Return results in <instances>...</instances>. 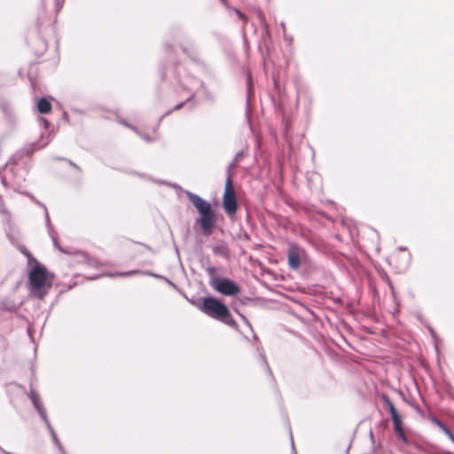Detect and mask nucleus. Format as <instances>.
I'll list each match as a JSON object with an SVG mask.
<instances>
[{"label": "nucleus", "instance_id": "1", "mask_svg": "<svg viewBox=\"0 0 454 454\" xmlns=\"http://www.w3.org/2000/svg\"><path fill=\"white\" fill-rule=\"evenodd\" d=\"M54 275L41 264L35 263L30 270L27 277V290L29 294L39 299L43 300L52 286Z\"/></svg>", "mask_w": 454, "mask_h": 454}, {"label": "nucleus", "instance_id": "2", "mask_svg": "<svg viewBox=\"0 0 454 454\" xmlns=\"http://www.w3.org/2000/svg\"><path fill=\"white\" fill-rule=\"evenodd\" d=\"M186 195L190 202L195 207L200 215L197 223L200 224L202 233L205 236H210L217 223L215 211L212 208L211 204L208 201L203 200L199 195L191 192H187Z\"/></svg>", "mask_w": 454, "mask_h": 454}, {"label": "nucleus", "instance_id": "3", "mask_svg": "<svg viewBox=\"0 0 454 454\" xmlns=\"http://www.w3.org/2000/svg\"><path fill=\"white\" fill-rule=\"evenodd\" d=\"M197 308L209 317L227 325L233 326L236 323L229 308L215 297L208 296L201 299Z\"/></svg>", "mask_w": 454, "mask_h": 454}, {"label": "nucleus", "instance_id": "4", "mask_svg": "<svg viewBox=\"0 0 454 454\" xmlns=\"http://www.w3.org/2000/svg\"><path fill=\"white\" fill-rule=\"evenodd\" d=\"M223 207L230 217H232L237 213L238 202L231 170L228 172V176L225 182L223 196Z\"/></svg>", "mask_w": 454, "mask_h": 454}, {"label": "nucleus", "instance_id": "5", "mask_svg": "<svg viewBox=\"0 0 454 454\" xmlns=\"http://www.w3.org/2000/svg\"><path fill=\"white\" fill-rule=\"evenodd\" d=\"M382 400L386 403V404L388 407L389 413H390L391 419H392L393 426H394V431H395V434L397 439L401 440L404 443H407L408 439H407V436L403 428V420H402V418H401L398 411L395 407V404L393 403L391 399L387 395H382Z\"/></svg>", "mask_w": 454, "mask_h": 454}, {"label": "nucleus", "instance_id": "6", "mask_svg": "<svg viewBox=\"0 0 454 454\" xmlns=\"http://www.w3.org/2000/svg\"><path fill=\"white\" fill-rule=\"evenodd\" d=\"M209 284L215 291L227 296L237 295L240 293V287L229 278H213Z\"/></svg>", "mask_w": 454, "mask_h": 454}, {"label": "nucleus", "instance_id": "7", "mask_svg": "<svg viewBox=\"0 0 454 454\" xmlns=\"http://www.w3.org/2000/svg\"><path fill=\"white\" fill-rule=\"evenodd\" d=\"M287 257L289 268L297 270L300 268L302 260L305 259L306 252L302 247L295 244H291L287 251Z\"/></svg>", "mask_w": 454, "mask_h": 454}, {"label": "nucleus", "instance_id": "8", "mask_svg": "<svg viewBox=\"0 0 454 454\" xmlns=\"http://www.w3.org/2000/svg\"><path fill=\"white\" fill-rule=\"evenodd\" d=\"M52 106L51 102L45 98H42L37 102V110L41 114H49L51 112Z\"/></svg>", "mask_w": 454, "mask_h": 454}, {"label": "nucleus", "instance_id": "9", "mask_svg": "<svg viewBox=\"0 0 454 454\" xmlns=\"http://www.w3.org/2000/svg\"><path fill=\"white\" fill-rule=\"evenodd\" d=\"M436 425L439 428L449 437V439L454 443V434L450 432V430L440 420L435 419Z\"/></svg>", "mask_w": 454, "mask_h": 454}, {"label": "nucleus", "instance_id": "10", "mask_svg": "<svg viewBox=\"0 0 454 454\" xmlns=\"http://www.w3.org/2000/svg\"><path fill=\"white\" fill-rule=\"evenodd\" d=\"M0 214L7 220V221H10L11 219V213L10 211L7 209L5 204H4V201L2 198V196L0 195Z\"/></svg>", "mask_w": 454, "mask_h": 454}, {"label": "nucleus", "instance_id": "11", "mask_svg": "<svg viewBox=\"0 0 454 454\" xmlns=\"http://www.w3.org/2000/svg\"><path fill=\"white\" fill-rule=\"evenodd\" d=\"M74 259H75V262H82V263H85V264H90V259L89 258V256L82 253V252H76L74 254Z\"/></svg>", "mask_w": 454, "mask_h": 454}, {"label": "nucleus", "instance_id": "12", "mask_svg": "<svg viewBox=\"0 0 454 454\" xmlns=\"http://www.w3.org/2000/svg\"><path fill=\"white\" fill-rule=\"evenodd\" d=\"M258 364H259L260 367L262 368V370L263 371V372L272 375L270 368L264 357H260L258 360Z\"/></svg>", "mask_w": 454, "mask_h": 454}, {"label": "nucleus", "instance_id": "13", "mask_svg": "<svg viewBox=\"0 0 454 454\" xmlns=\"http://www.w3.org/2000/svg\"><path fill=\"white\" fill-rule=\"evenodd\" d=\"M138 272H139L138 270H131V271H128V272L120 273L119 275L120 276H130V275L137 274Z\"/></svg>", "mask_w": 454, "mask_h": 454}, {"label": "nucleus", "instance_id": "14", "mask_svg": "<svg viewBox=\"0 0 454 454\" xmlns=\"http://www.w3.org/2000/svg\"><path fill=\"white\" fill-rule=\"evenodd\" d=\"M236 12L240 20H244L245 22L247 21V17L244 13H242L241 12H239L238 10L236 11Z\"/></svg>", "mask_w": 454, "mask_h": 454}, {"label": "nucleus", "instance_id": "15", "mask_svg": "<svg viewBox=\"0 0 454 454\" xmlns=\"http://www.w3.org/2000/svg\"><path fill=\"white\" fill-rule=\"evenodd\" d=\"M184 105V102H182V103L178 104L177 106H175L174 110L181 109Z\"/></svg>", "mask_w": 454, "mask_h": 454}]
</instances>
